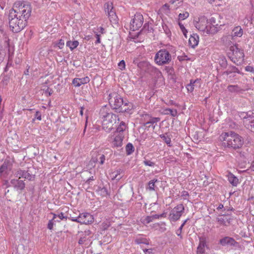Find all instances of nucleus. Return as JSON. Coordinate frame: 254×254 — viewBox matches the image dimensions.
I'll return each instance as SVG.
<instances>
[{"label": "nucleus", "mask_w": 254, "mask_h": 254, "mask_svg": "<svg viewBox=\"0 0 254 254\" xmlns=\"http://www.w3.org/2000/svg\"><path fill=\"white\" fill-rule=\"evenodd\" d=\"M164 114L171 115L172 117H176L177 115V111L176 109L167 108L164 110Z\"/></svg>", "instance_id": "33"}, {"label": "nucleus", "mask_w": 254, "mask_h": 254, "mask_svg": "<svg viewBox=\"0 0 254 254\" xmlns=\"http://www.w3.org/2000/svg\"><path fill=\"white\" fill-rule=\"evenodd\" d=\"M35 119H36L39 121L41 120V119H42L41 114L40 112L38 111L36 112L35 114Z\"/></svg>", "instance_id": "53"}, {"label": "nucleus", "mask_w": 254, "mask_h": 254, "mask_svg": "<svg viewBox=\"0 0 254 254\" xmlns=\"http://www.w3.org/2000/svg\"><path fill=\"white\" fill-rule=\"evenodd\" d=\"M94 180V177L93 176H92L91 177H90L89 179H88L87 180V181H86V183L88 184H90V182L91 181H93Z\"/></svg>", "instance_id": "62"}, {"label": "nucleus", "mask_w": 254, "mask_h": 254, "mask_svg": "<svg viewBox=\"0 0 254 254\" xmlns=\"http://www.w3.org/2000/svg\"><path fill=\"white\" fill-rule=\"evenodd\" d=\"M118 66L119 67V68L121 70H124L125 69L126 64L124 60H122L120 62V63L118 64Z\"/></svg>", "instance_id": "49"}, {"label": "nucleus", "mask_w": 254, "mask_h": 254, "mask_svg": "<svg viewBox=\"0 0 254 254\" xmlns=\"http://www.w3.org/2000/svg\"><path fill=\"white\" fill-rule=\"evenodd\" d=\"M79 44V43L77 41H68L66 42V46L68 47L71 50H73L76 48Z\"/></svg>", "instance_id": "32"}, {"label": "nucleus", "mask_w": 254, "mask_h": 254, "mask_svg": "<svg viewBox=\"0 0 254 254\" xmlns=\"http://www.w3.org/2000/svg\"><path fill=\"white\" fill-rule=\"evenodd\" d=\"M158 182V181L157 179H153L149 181L148 184L149 190L150 191L155 190V183Z\"/></svg>", "instance_id": "35"}, {"label": "nucleus", "mask_w": 254, "mask_h": 254, "mask_svg": "<svg viewBox=\"0 0 254 254\" xmlns=\"http://www.w3.org/2000/svg\"><path fill=\"white\" fill-rule=\"evenodd\" d=\"M132 108L129 107V106H127L126 108H124V109H126V111H123V113L124 112H127L129 113V112L132 109Z\"/></svg>", "instance_id": "63"}, {"label": "nucleus", "mask_w": 254, "mask_h": 254, "mask_svg": "<svg viewBox=\"0 0 254 254\" xmlns=\"http://www.w3.org/2000/svg\"><path fill=\"white\" fill-rule=\"evenodd\" d=\"M179 25L184 35L185 36L186 38H187V34L188 33V31L187 29L185 28L184 25L182 23L179 22Z\"/></svg>", "instance_id": "43"}, {"label": "nucleus", "mask_w": 254, "mask_h": 254, "mask_svg": "<svg viewBox=\"0 0 254 254\" xmlns=\"http://www.w3.org/2000/svg\"><path fill=\"white\" fill-rule=\"evenodd\" d=\"M185 211L182 204H179L173 208L170 211L168 219L170 221L176 222L180 219Z\"/></svg>", "instance_id": "9"}, {"label": "nucleus", "mask_w": 254, "mask_h": 254, "mask_svg": "<svg viewBox=\"0 0 254 254\" xmlns=\"http://www.w3.org/2000/svg\"><path fill=\"white\" fill-rule=\"evenodd\" d=\"M124 171L123 169L119 168L112 172L111 176L112 180H120L123 176Z\"/></svg>", "instance_id": "21"}, {"label": "nucleus", "mask_w": 254, "mask_h": 254, "mask_svg": "<svg viewBox=\"0 0 254 254\" xmlns=\"http://www.w3.org/2000/svg\"><path fill=\"white\" fill-rule=\"evenodd\" d=\"M143 16L140 13H136L130 22V29L133 31L138 30L142 25Z\"/></svg>", "instance_id": "12"}, {"label": "nucleus", "mask_w": 254, "mask_h": 254, "mask_svg": "<svg viewBox=\"0 0 254 254\" xmlns=\"http://www.w3.org/2000/svg\"><path fill=\"white\" fill-rule=\"evenodd\" d=\"M233 72L239 73V70L236 66L232 65L230 66L224 73L227 75H229Z\"/></svg>", "instance_id": "34"}, {"label": "nucleus", "mask_w": 254, "mask_h": 254, "mask_svg": "<svg viewBox=\"0 0 254 254\" xmlns=\"http://www.w3.org/2000/svg\"><path fill=\"white\" fill-rule=\"evenodd\" d=\"M53 92V90L50 88L49 87H48L47 89L44 91V94L47 97L51 96Z\"/></svg>", "instance_id": "48"}, {"label": "nucleus", "mask_w": 254, "mask_h": 254, "mask_svg": "<svg viewBox=\"0 0 254 254\" xmlns=\"http://www.w3.org/2000/svg\"><path fill=\"white\" fill-rule=\"evenodd\" d=\"M154 60L158 65H163L169 64L172 61V57L167 50L161 49L156 54Z\"/></svg>", "instance_id": "7"}, {"label": "nucleus", "mask_w": 254, "mask_h": 254, "mask_svg": "<svg viewBox=\"0 0 254 254\" xmlns=\"http://www.w3.org/2000/svg\"><path fill=\"white\" fill-rule=\"evenodd\" d=\"M105 11L108 13L110 20L113 23L116 24L118 22V17L113 8V3L108 2L104 4Z\"/></svg>", "instance_id": "14"}, {"label": "nucleus", "mask_w": 254, "mask_h": 254, "mask_svg": "<svg viewBox=\"0 0 254 254\" xmlns=\"http://www.w3.org/2000/svg\"><path fill=\"white\" fill-rule=\"evenodd\" d=\"M94 221L93 217L89 213H80L78 215V219H73V221L83 224H89Z\"/></svg>", "instance_id": "15"}, {"label": "nucleus", "mask_w": 254, "mask_h": 254, "mask_svg": "<svg viewBox=\"0 0 254 254\" xmlns=\"http://www.w3.org/2000/svg\"><path fill=\"white\" fill-rule=\"evenodd\" d=\"M97 30L98 32L101 34H104L105 33V29L102 27H99Z\"/></svg>", "instance_id": "61"}, {"label": "nucleus", "mask_w": 254, "mask_h": 254, "mask_svg": "<svg viewBox=\"0 0 254 254\" xmlns=\"http://www.w3.org/2000/svg\"><path fill=\"white\" fill-rule=\"evenodd\" d=\"M127 106H129V107L132 108V103L129 102H126L123 101V105H122V107H124V108H125Z\"/></svg>", "instance_id": "55"}, {"label": "nucleus", "mask_w": 254, "mask_h": 254, "mask_svg": "<svg viewBox=\"0 0 254 254\" xmlns=\"http://www.w3.org/2000/svg\"><path fill=\"white\" fill-rule=\"evenodd\" d=\"M160 136L169 146H172L171 140L170 137L166 136L165 134H161Z\"/></svg>", "instance_id": "37"}, {"label": "nucleus", "mask_w": 254, "mask_h": 254, "mask_svg": "<svg viewBox=\"0 0 254 254\" xmlns=\"http://www.w3.org/2000/svg\"><path fill=\"white\" fill-rule=\"evenodd\" d=\"M198 42L199 36L196 34H193L190 35L189 38V43L191 48H194L197 46Z\"/></svg>", "instance_id": "23"}, {"label": "nucleus", "mask_w": 254, "mask_h": 254, "mask_svg": "<svg viewBox=\"0 0 254 254\" xmlns=\"http://www.w3.org/2000/svg\"><path fill=\"white\" fill-rule=\"evenodd\" d=\"M166 217V213H163L161 214H155V215H153V219L154 220V219H159L160 218H162V217Z\"/></svg>", "instance_id": "47"}, {"label": "nucleus", "mask_w": 254, "mask_h": 254, "mask_svg": "<svg viewBox=\"0 0 254 254\" xmlns=\"http://www.w3.org/2000/svg\"><path fill=\"white\" fill-rule=\"evenodd\" d=\"M145 119L146 118V119L147 120L148 118V120L147 121H146V122L144 123V126L148 127L152 126V128L154 129L157 123L160 121V118L157 117H150L148 115H145Z\"/></svg>", "instance_id": "17"}, {"label": "nucleus", "mask_w": 254, "mask_h": 254, "mask_svg": "<svg viewBox=\"0 0 254 254\" xmlns=\"http://www.w3.org/2000/svg\"><path fill=\"white\" fill-rule=\"evenodd\" d=\"M189 16V13L188 12L186 11L183 13H180L179 14V20H183L187 18Z\"/></svg>", "instance_id": "39"}, {"label": "nucleus", "mask_w": 254, "mask_h": 254, "mask_svg": "<svg viewBox=\"0 0 254 254\" xmlns=\"http://www.w3.org/2000/svg\"><path fill=\"white\" fill-rule=\"evenodd\" d=\"M127 127V126L126 123L122 121L117 127L116 131L115 132H118V133H123L124 131L126 130Z\"/></svg>", "instance_id": "27"}, {"label": "nucleus", "mask_w": 254, "mask_h": 254, "mask_svg": "<svg viewBox=\"0 0 254 254\" xmlns=\"http://www.w3.org/2000/svg\"><path fill=\"white\" fill-rule=\"evenodd\" d=\"M162 11H164L165 13H168L169 11V6L168 4L166 3L163 5L161 8Z\"/></svg>", "instance_id": "50"}, {"label": "nucleus", "mask_w": 254, "mask_h": 254, "mask_svg": "<svg viewBox=\"0 0 254 254\" xmlns=\"http://www.w3.org/2000/svg\"><path fill=\"white\" fill-rule=\"evenodd\" d=\"M229 92L236 94L243 93L245 90L243 89L238 85H229L227 87Z\"/></svg>", "instance_id": "24"}, {"label": "nucleus", "mask_w": 254, "mask_h": 254, "mask_svg": "<svg viewBox=\"0 0 254 254\" xmlns=\"http://www.w3.org/2000/svg\"><path fill=\"white\" fill-rule=\"evenodd\" d=\"M195 26L200 31L207 34H214L218 31L217 27L208 25V20L204 16L199 19V21L195 24Z\"/></svg>", "instance_id": "6"}, {"label": "nucleus", "mask_w": 254, "mask_h": 254, "mask_svg": "<svg viewBox=\"0 0 254 254\" xmlns=\"http://www.w3.org/2000/svg\"><path fill=\"white\" fill-rule=\"evenodd\" d=\"M220 65L224 68H226L227 65V62L225 58H223L220 61Z\"/></svg>", "instance_id": "46"}, {"label": "nucleus", "mask_w": 254, "mask_h": 254, "mask_svg": "<svg viewBox=\"0 0 254 254\" xmlns=\"http://www.w3.org/2000/svg\"><path fill=\"white\" fill-rule=\"evenodd\" d=\"M219 244L223 247H235L238 244V243L233 238L226 236L220 239Z\"/></svg>", "instance_id": "16"}, {"label": "nucleus", "mask_w": 254, "mask_h": 254, "mask_svg": "<svg viewBox=\"0 0 254 254\" xmlns=\"http://www.w3.org/2000/svg\"><path fill=\"white\" fill-rule=\"evenodd\" d=\"M64 45V40L63 39H60L58 43L55 44L54 47H58L59 49H62Z\"/></svg>", "instance_id": "40"}, {"label": "nucleus", "mask_w": 254, "mask_h": 254, "mask_svg": "<svg viewBox=\"0 0 254 254\" xmlns=\"http://www.w3.org/2000/svg\"><path fill=\"white\" fill-rule=\"evenodd\" d=\"M220 139L223 147L235 150L240 148L244 144L243 137L233 131L222 133Z\"/></svg>", "instance_id": "1"}, {"label": "nucleus", "mask_w": 254, "mask_h": 254, "mask_svg": "<svg viewBox=\"0 0 254 254\" xmlns=\"http://www.w3.org/2000/svg\"><path fill=\"white\" fill-rule=\"evenodd\" d=\"M229 182L233 186H237L239 182V179L232 173L229 172L227 175Z\"/></svg>", "instance_id": "25"}, {"label": "nucleus", "mask_w": 254, "mask_h": 254, "mask_svg": "<svg viewBox=\"0 0 254 254\" xmlns=\"http://www.w3.org/2000/svg\"><path fill=\"white\" fill-rule=\"evenodd\" d=\"M205 252L204 248H201V246H198L197 248V254H203Z\"/></svg>", "instance_id": "52"}, {"label": "nucleus", "mask_w": 254, "mask_h": 254, "mask_svg": "<svg viewBox=\"0 0 254 254\" xmlns=\"http://www.w3.org/2000/svg\"><path fill=\"white\" fill-rule=\"evenodd\" d=\"M208 25L211 26L216 27L218 24L216 23V19L214 17H211L209 19V21H208Z\"/></svg>", "instance_id": "42"}, {"label": "nucleus", "mask_w": 254, "mask_h": 254, "mask_svg": "<svg viewBox=\"0 0 254 254\" xmlns=\"http://www.w3.org/2000/svg\"><path fill=\"white\" fill-rule=\"evenodd\" d=\"M7 165L8 163L6 162H4L0 166V174L2 173L7 169Z\"/></svg>", "instance_id": "44"}, {"label": "nucleus", "mask_w": 254, "mask_h": 254, "mask_svg": "<svg viewBox=\"0 0 254 254\" xmlns=\"http://www.w3.org/2000/svg\"><path fill=\"white\" fill-rule=\"evenodd\" d=\"M99 118L102 121L103 129L107 132L111 130L117 121H119L118 116L111 112L106 106L100 109Z\"/></svg>", "instance_id": "2"}, {"label": "nucleus", "mask_w": 254, "mask_h": 254, "mask_svg": "<svg viewBox=\"0 0 254 254\" xmlns=\"http://www.w3.org/2000/svg\"><path fill=\"white\" fill-rule=\"evenodd\" d=\"M10 184L17 190H22L25 186L24 181L19 179H12L10 182Z\"/></svg>", "instance_id": "18"}, {"label": "nucleus", "mask_w": 254, "mask_h": 254, "mask_svg": "<svg viewBox=\"0 0 254 254\" xmlns=\"http://www.w3.org/2000/svg\"><path fill=\"white\" fill-rule=\"evenodd\" d=\"M230 51L231 53H229V57L231 60L234 63L238 64L241 61H243L244 58V54L243 50L238 47L235 45L230 47Z\"/></svg>", "instance_id": "8"}, {"label": "nucleus", "mask_w": 254, "mask_h": 254, "mask_svg": "<svg viewBox=\"0 0 254 254\" xmlns=\"http://www.w3.org/2000/svg\"><path fill=\"white\" fill-rule=\"evenodd\" d=\"M97 192L102 196H106L108 194V190L105 187H98Z\"/></svg>", "instance_id": "31"}, {"label": "nucleus", "mask_w": 254, "mask_h": 254, "mask_svg": "<svg viewBox=\"0 0 254 254\" xmlns=\"http://www.w3.org/2000/svg\"><path fill=\"white\" fill-rule=\"evenodd\" d=\"M245 70L247 71L254 72V68L251 66L248 65L246 66Z\"/></svg>", "instance_id": "57"}, {"label": "nucleus", "mask_w": 254, "mask_h": 254, "mask_svg": "<svg viewBox=\"0 0 254 254\" xmlns=\"http://www.w3.org/2000/svg\"><path fill=\"white\" fill-rule=\"evenodd\" d=\"M146 240L143 238H137L135 240V243L137 244H145Z\"/></svg>", "instance_id": "51"}, {"label": "nucleus", "mask_w": 254, "mask_h": 254, "mask_svg": "<svg viewBox=\"0 0 254 254\" xmlns=\"http://www.w3.org/2000/svg\"><path fill=\"white\" fill-rule=\"evenodd\" d=\"M89 235L88 231H85L84 233L82 232L80 238L78 241V244L79 245L83 244L87 240L86 236Z\"/></svg>", "instance_id": "28"}, {"label": "nucleus", "mask_w": 254, "mask_h": 254, "mask_svg": "<svg viewBox=\"0 0 254 254\" xmlns=\"http://www.w3.org/2000/svg\"><path fill=\"white\" fill-rule=\"evenodd\" d=\"M24 172V170L19 169L15 173L14 175L16 178H18V179H20V178H23Z\"/></svg>", "instance_id": "41"}, {"label": "nucleus", "mask_w": 254, "mask_h": 254, "mask_svg": "<svg viewBox=\"0 0 254 254\" xmlns=\"http://www.w3.org/2000/svg\"><path fill=\"white\" fill-rule=\"evenodd\" d=\"M200 86V79L197 78L195 80L191 79L190 83L187 84L186 88L189 92H192L195 87H199Z\"/></svg>", "instance_id": "19"}, {"label": "nucleus", "mask_w": 254, "mask_h": 254, "mask_svg": "<svg viewBox=\"0 0 254 254\" xmlns=\"http://www.w3.org/2000/svg\"><path fill=\"white\" fill-rule=\"evenodd\" d=\"M109 101L111 107L117 112H123L126 110L124 109L123 98L117 93L114 92L109 95Z\"/></svg>", "instance_id": "5"}, {"label": "nucleus", "mask_w": 254, "mask_h": 254, "mask_svg": "<svg viewBox=\"0 0 254 254\" xmlns=\"http://www.w3.org/2000/svg\"><path fill=\"white\" fill-rule=\"evenodd\" d=\"M243 35V30L241 27L238 26L235 27L230 35L228 36V38L230 39L231 37L232 39H233L236 37H241Z\"/></svg>", "instance_id": "22"}, {"label": "nucleus", "mask_w": 254, "mask_h": 254, "mask_svg": "<svg viewBox=\"0 0 254 254\" xmlns=\"http://www.w3.org/2000/svg\"><path fill=\"white\" fill-rule=\"evenodd\" d=\"M90 81V79L88 76L83 78H75L72 80V83L76 87H79L81 85L86 84Z\"/></svg>", "instance_id": "20"}, {"label": "nucleus", "mask_w": 254, "mask_h": 254, "mask_svg": "<svg viewBox=\"0 0 254 254\" xmlns=\"http://www.w3.org/2000/svg\"><path fill=\"white\" fill-rule=\"evenodd\" d=\"M9 24L11 30L14 33H17L21 31L27 25V22L21 16L19 17L18 14L11 9L9 11Z\"/></svg>", "instance_id": "3"}, {"label": "nucleus", "mask_w": 254, "mask_h": 254, "mask_svg": "<svg viewBox=\"0 0 254 254\" xmlns=\"http://www.w3.org/2000/svg\"><path fill=\"white\" fill-rule=\"evenodd\" d=\"M242 117L245 127L254 132V114L252 113L250 114L248 113H244L242 114Z\"/></svg>", "instance_id": "10"}, {"label": "nucleus", "mask_w": 254, "mask_h": 254, "mask_svg": "<svg viewBox=\"0 0 254 254\" xmlns=\"http://www.w3.org/2000/svg\"><path fill=\"white\" fill-rule=\"evenodd\" d=\"M58 216L60 220H63L65 218V217L64 216V214L63 212L60 213Z\"/></svg>", "instance_id": "60"}, {"label": "nucleus", "mask_w": 254, "mask_h": 254, "mask_svg": "<svg viewBox=\"0 0 254 254\" xmlns=\"http://www.w3.org/2000/svg\"><path fill=\"white\" fill-rule=\"evenodd\" d=\"M182 196L184 197V199H186L187 196L189 195V192L187 191L184 190L182 192Z\"/></svg>", "instance_id": "58"}, {"label": "nucleus", "mask_w": 254, "mask_h": 254, "mask_svg": "<svg viewBox=\"0 0 254 254\" xmlns=\"http://www.w3.org/2000/svg\"><path fill=\"white\" fill-rule=\"evenodd\" d=\"M223 207H224L223 205L222 204L220 203V204H219L218 206L217 207V209L218 210H219L222 209Z\"/></svg>", "instance_id": "64"}, {"label": "nucleus", "mask_w": 254, "mask_h": 254, "mask_svg": "<svg viewBox=\"0 0 254 254\" xmlns=\"http://www.w3.org/2000/svg\"><path fill=\"white\" fill-rule=\"evenodd\" d=\"M144 30H148V32H151L152 30V28L151 27L149 28V25L145 23L143 27Z\"/></svg>", "instance_id": "56"}, {"label": "nucleus", "mask_w": 254, "mask_h": 254, "mask_svg": "<svg viewBox=\"0 0 254 254\" xmlns=\"http://www.w3.org/2000/svg\"><path fill=\"white\" fill-rule=\"evenodd\" d=\"M124 138V133L114 132L113 134L108 137V141L112 146L115 147H121L123 145V141Z\"/></svg>", "instance_id": "11"}, {"label": "nucleus", "mask_w": 254, "mask_h": 254, "mask_svg": "<svg viewBox=\"0 0 254 254\" xmlns=\"http://www.w3.org/2000/svg\"><path fill=\"white\" fill-rule=\"evenodd\" d=\"M126 149L127 154L130 155L134 151V147L131 143H128L126 145Z\"/></svg>", "instance_id": "36"}, {"label": "nucleus", "mask_w": 254, "mask_h": 254, "mask_svg": "<svg viewBox=\"0 0 254 254\" xmlns=\"http://www.w3.org/2000/svg\"><path fill=\"white\" fill-rule=\"evenodd\" d=\"M143 163L145 166H148L150 167H153L155 165L154 162L146 159H145V160L143 161Z\"/></svg>", "instance_id": "45"}, {"label": "nucleus", "mask_w": 254, "mask_h": 254, "mask_svg": "<svg viewBox=\"0 0 254 254\" xmlns=\"http://www.w3.org/2000/svg\"><path fill=\"white\" fill-rule=\"evenodd\" d=\"M154 220L153 215L152 216H147L145 217H142L141 218L140 221L144 225H147L152 222Z\"/></svg>", "instance_id": "30"}, {"label": "nucleus", "mask_w": 254, "mask_h": 254, "mask_svg": "<svg viewBox=\"0 0 254 254\" xmlns=\"http://www.w3.org/2000/svg\"><path fill=\"white\" fill-rule=\"evenodd\" d=\"M23 178L27 179L29 181H33L35 178V176L30 174L27 171H24Z\"/></svg>", "instance_id": "38"}, {"label": "nucleus", "mask_w": 254, "mask_h": 254, "mask_svg": "<svg viewBox=\"0 0 254 254\" xmlns=\"http://www.w3.org/2000/svg\"><path fill=\"white\" fill-rule=\"evenodd\" d=\"M232 220L231 215L229 214H220L216 217V222L219 226L228 227Z\"/></svg>", "instance_id": "13"}, {"label": "nucleus", "mask_w": 254, "mask_h": 254, "mask_svg": "<svg viewBox=\"0 0 254 254\" xmlns=\"http://www.w3.org/2000/svg\"><path fill=\"white\" fill-rule=\"evenodd\" d=\"M105 160V156L103 154H98L96 155V157H94L92 156V159L91 160V162H93L94 163L97 162L98 161H99V163L101 165H103Z\"/></svg>", "instance_id": "26"}, {"label": "nucleus", "mask_w": 254, "mask_h": 254, "mask_svg": "<svg viewBox=\"0 0 254 254\" xmlns=\"http://www.w3.org/2000/svg\"><path fill=\"white\" fill-rule=\"evenodd\" d=\"M95 33V37L96 38V41H95V44H99L101 43V40H100V37L101 35L98 33H96L95 32H94Z\"/></svg>", "instance_id": "54"}, {"label": "nucleus", "mask_w": 254, "mask_h": 254, "mask_svg": "<svg viewBox=\"0 0 254 254\" xmlns=\"http://www.w3.org/2000/svg\"><path fill=\"white\" fill-rule=\"evenodd\" d=\"M53 215H54V216H53V219L49 220L48 224V226H47L48 228L50 230L53 229V226H54V225H55L56 222H57V221L60 222V220H55L57 217V215L55 214H54Z\"/></svg>", "instance_id": "29"}, {"label": "nucleus", "mask_w": 254, "mask_h": 254, "mask_svg": "<svg viewBox=\"0 0 254 254\" xmlns=\"http://www.w3.org/2000/svg\"><path fill=\"white\" fill-rule=\"evenodd\" d=\"M12 10L18 14L19 17L21 16L27 21L31 15L32 8L31 5L27 2H18L15 3L14 8Z\"/></svg>", "instance_id": "4"}, {"label": "nucleus", "mask_w": 254, "mask_h": 254, "mask_svg": "<svg viewBox=\"0 0 254 254\" xmlns=\"http://www.w3.org/2000/svg\"><path fill=\"white\" fill-rule=\"evenodd\" d=\"M198 246H201V248H204L205 246V242L203 240H200Z\"/></svg>", "instance_id": "59"}]
</instances>
